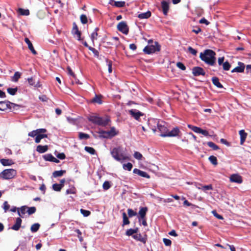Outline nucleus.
<instances>
[{
    "label": "nucleus",
    "mask_w": 251,
    "mask_h": 251,
    "mask_svg": "<svg viewBox=\"0 0 251 251\" xmlns=\"http://www.w3.org/2000/svg\"><path fill=\"white\" fill-rule=\"evenodd\" d=\"M216 53L212 50L207 49L203 52H201L200 58L207 64L210 66H213L215 64Z\"/></svg>",
    "instance_id": "obj_1"
},
{
    "label": "nucleus",
    "mask_w": 251,
    "mask_h": 251,
    "mask_svg": "<svg viewBox=\"0 0 251 251\" xmlns=\"http://www.w3.org/2000/svg\"><path fill=\"white\" fill-rule=\"evenodd\" d=\"M88 120L93 124L101 126H106L108 124L110 119L108 118L103 119L101 117L92 115L88 117Z\"/></svg>",
    "instance_id": "obj_2"
},
{
    "label": "nucleus",
    "mask_w": 251,
    "mask_h": 251,
    "mask_svg": "<svg viewBox=\"0 0 251 251\" xmlns=\"http://www.w3.org/2000/svg\"><path fill=\"white\" fill-rule=\"evenodd\" d=\"M161 50V46L157 42H154V45H148L144 48L143 51L145 54H151L156 51H159Z\"/></svg>",
    "instance_id": "obj_3"
},
{
    "label": "nucleus",
    "mask_w": 251,
    "mask_h": 251,
    "mask_svg": "<svg viewBox=\"0 0 251 251\" xmlns=\"http://www.w3.org/2000/svg\"><path fill=\"white\" fill-rule=\"evenodd\" d=\"M111 154L112 157L117 161H121L128 159V157L125 156L122 153H120V148H114L111 151Z\"/></svg>",
    "instance_id": "obj_4"
},
{
    "label": "nucleus",
    "mask_w": 251,
    "mask_h": 251,
    "mask_svg": "<svg viewBox=\"0 0 251 251\" xmlns=\"http://www.w3.org/2000/svg\"><path fill=\"white\" fill-rule=\"evenodd\" d=\"M16 174V171L14 169H5L0 174V177L5 179H9L14 178Z\"/></svg>",
    "instance_id": "obj_5"
},
{
    "label": "nucleus",
    "mask_w": 251,
    "mask_h": 251,
    "mask_svg": "<svg viewBox=\"0 0 251 251\" xmlns=\"http://www.w3.org/2000/svg\"><path fill=\"white\" fill-rule=\"evenodd\" d=\"M37 131L38 132V136L36 137L35 139V142L36 143H39L41 140V139L44 138H47L48 135L46 134H43L47 132V129L45 128H38L37 129Z\"/></svg>",
    "instance_id": "obj_6"
},
{
    "label": "nucleus",
    "mask_w": 251,
    "mask_h": 251,
    "mask_svg": "<svg viewBox=\"0 0 251 251\" xmlns=\"http://www.w3.org/2000/svg\"><path fill=\"white\" fill-rule=\"evenodd\" d=\"M128 113L135 120L138 121H140V117L144 115V114L143 113L135 109H132L129 110Z\"/></svg>",
    "instance_id": "obj_7"
},
{
    "label": "nucleus",
    "mask_w": 251,
    "mask_h": 251,
    "mask_svg": "<svg viewBox=\"0 0 251 251\" xmlns=\"http://www.w3.org/2000/svg\"><path fill=\"white\" fill-rule=\"evenodd\" d=\"M117 29L119 31L126 35L127 34L129 31L128 27L126 23L124 21H122L118 24Z\"/></svg>",
    "instance_id": "obj_8"
},
{
    "label": "nucleus",
    "mask_w": 251,
    "mask_h": 251,
    "mask_svg": "<svg viewBox=\"0 0 251 251\" xmlns=\"http://www.w3.org/2000/svg\"><path fill=\"white\" fill-rule=\"evenodd\" d=\"M188 127L197 133L202 134L205 136H207L209 135L208 132L207 130H203L199 127L191 125H188Z\"/></svg>",
    "instance_id": "obj_9"
},
{
    "label": "nucleus",
    "mask_w": 251,
    "mask_h": 251,
    "mask_svg": "<svg viewBox=\"0 0 251 251\" xmlns=\"http://www.w3.org/2000/svg\"><path fill=\"white\" fill-rule=\"evenodd\" d=\"M192 73L194 76H199L205 75V72L204 70L200 67H195L192 69Z\"/></svg>",
    "instance_id": "obj_10"
},
{
    "label": "nucleus",
    "mask_w": 251,
    "mask_h": 251,
    "mask_svg": "<svg viewBox=\"0 0 251 251\" xmlns=\"http://www.w3.org/2000/svg\"><path fill=\"white\" fill-rule=\"evenodd\" d=\"M181 134V131H180L179 128L178 127L176 126L173 128L171 131H169L168 130L167 137L179 136Z\"/></svg>",
    "instance_id": "obj_11"
},
{
    "label": "nucleus",
    "mask_w": 251,
    "mask_h": 251,
    "mask_svg": "<svg viewBox=\"0 0 251 251\" xmlns=\"http://www.w3.org/2000/svg\"><path fill=\"white\" fill-rule=\"evenodd\" d=\"M157 128L159 131L160 132V136L165 137H167V135L168 132V129L165 126L161 125L158 123L157 124Z\"/></svg>",
    "instance_id": "obj_12"
},
{
    "label": "nucleus",
    "mask_w": 251,
    "mask_h": 251,
    "mask_svg": "<svg viewBox=\"0 0 251 251\" xmlns=\"http://www.w3.org/2000/svg\"><path fill=\"white\" fill-rule=\"evenodd\" d=\"M72 33L73 35H76L77 40H81V32L78 30V26L75 23H73V29L72 31Z\"/></svg>",
    "instance_id": "obj_13"
},
{
    "label": "nucleus",
    "mask_w": 251,
    "mask_h": 251,
    "mask_svg": "<svg viewBox=\"0 0 251 251\" xmlns=\"http://www.w3.org/2000/svg\"><path fill=\"white\" fill-rule=\"evenodd\" d=\"M230 181L232 182H236L239 184L242 183L243 179L241 176L238 174H233L230 177Z\"/></svg>",
    "instance_id": "obj_14"
},
{
    "label": "nucleus",
    "mask_w": 251,
    "mask_h": 251,
    "mask_svg": "<svg viewBox=\"0 0 251 251\" xmlns=\"http://www.w3.org/2000/svg\"><path fill=\"white\" fill-rule=\"evenodd\" d=\"M11 102L8 100L0 101V110L5 111L10 108Z\"/></svg>",
    "instance_id": "obj_15"
},
{
    "label": "nucleus",
    "mask_w": 251,
    "mask_h": 251,
    "mask_svg": "<svg viewBox=\"0 0 251 251\" xmlns=\"http://www.w3.org/2000/svg\"><path fill=\"white\" fill-rule=\"evenodd\" d=\"M148 210L147 207H141L139 211V216H138L139 221H140V219H143L146 217L147 212Z\"/></svg>",
    "instance_id": "obj_16"
},
{
    "label": "nucleus",
    "mask_w": 251,
    "mask_h": 251,
    "mask_svg": "<svg viewBox=\"0 0 251 251\" xmlns=\"http://www.w3.org/2000/svg\"><path fill=\"white\" fill-rule=\"evenodd\" d=\"M238 66L235 68H234L232 71V73L237 72V73H243L245 70V66L244 64L242 62H239Z\"/></svg>",
    "instance_id": "obj_17"
},
{
    "label": "nucleus",
    "mask_w": 251,
    "mask_h": 251,
    "mask_svg": "<svg viewBox=\"0 0 251 251\" xmlns=\"http://www.w3.org/2000/svg\"><path fill=\"white\" fill-rule=\"evenodd\" d=\"M22 222V220L21 218H17L15 224L11 226V228L14 230H18L21 226Z\"/></svg>",
    "instance_id": "obj_18"
},
{
    "label": "nucleus",
    "mask_w": 251,
    "mask_h": 251,
    "mask_svg": "<svg viewBox=\"0 0 251 251\" xmlns=\"http://www.w3.org/2000/svg\"><path fill=\"white\" fill-rule=\"evenodd\" d=\"M43 158L46 161L53 162L56 163H58L60 162L58 159L55 158L51 154H45L43 156Z\"/></svg>",
    "instance_id": "obj_19"
},
{
    "label": "nucleus",
    "mask_w": 251,
    "mask_h": 251,
    "mask_svg": "<svg viewBox=\"0 0 251 251\" xmlns=\"http://www.w3.org/2000/svg\"><path fill=\"white\" fill-rule=\"evenodd\" d=\"M133 173L134 174H137L139 176H140L142 177H145V178H150V176L149 174H148V173H147L146 172H145L144 171H141L138 169H136V168L134 169L133 170Z\"/></svg>",
    "instance_id": "obj_20"
},
{
    "label": "nucleus",
    "mask_w": 251,
    "mask_h": 251,
    "mask_svg": "<svg viewBox=\"0 0 251 251\" xmlns=\"http://www.w3.org/2000/svg\"><path fill=\"white\" fill-rule=\"evenodd\" d=\"M161 5L163 14L164 15H167L169 10V3L166 1L163 0L161 1Z\"/></svg>",
    "instance_id": "obj_21"
},
{
    "label": "nucleus",
    "mask_w": 251,
    "mask_h": 251,
    "mask_svg": "<svg viewBox=\"0 0 251 251\" xmlns=\"http://www.w3.org/2000/svg\"><path fill=\"white\" fill-rule=\"evenodd\" d=\"M109 3L117 7H123L125 6V1H116L114 0H110Z\"/></svg>",
    "instance_id": "obj_22"
},
{
    "label": "nucleus",
    "mask_w": 251,
    "mask_h": 251,
    "mask_svg": "<svg viewBox=\"0 0 251 251\" xmlns=\"http://www.w3.org/2000/svg\"><path fill=\"white\" fill-rule=\"evenodd\" d=\"M27 81H28L29 84L31 86H33L34 87H36V88L41 87V85L40 84L39 81H36L35 79L32 77L28 78Z\"/></svg>",
    "instance_id": "obj_23"
},
{
    "label": "nucleus",
    "mask_w": 251,
    "mask_h": 251,
    "mask_svg": "<svg viewBox=\"0 0 251 251\" xmlns=\"http://www.w3.org/2000/svg\"><path fill=\"white\" fill-rule=\"evenodd\" d=\"M25 42L27 44L28 49L30 50L31 52L34 54L36 55L37 54V51L35 50L34 49V47L33 46V45L32 43L30 42L29 39L28 38H25Z\"/></svg>",
    "instance_id": "obj_24"
},
{
    "label": "nucleus",
    "mask_w": 251,
    "mask_h": 251,
    "mask_svg": "<svg viewBox=\"0 0 251 251\" xmlns=\"http://www.w3.org/2000/svg\"><path fill=\"white\" fill-rule=\"evenodd\" d=\"M239 133L240 136V145H242L244 143L248 134L243 129L240 130Z\"/></svg>",
    "instance_id": "obj_25"
},
{
    "label": "nucleus",
    "mask_w": 251,
    "mask_h": 251,
    "mask_svg": "<svg viewBox=\"0 0 251 251\" xmlns=\"http://www.w3.org/2000/svg\"><path fill=\"white\" fill-rule=\"evenodd\" d=\"M49 149V147L48 145H38L36 147V151L40 153H43L46 152Z\"/></svg>",
    "instance_id": "obj_26"
},
{
    "label": "nucleus",
    "mask_w": 251,
    "mask_h": 251,
    "mask_svg": "<svg viewBox=\"0 0 251 251\" xmlns=\"http://www.w3.org/2000/svg\"><path fill=\"white\" fill-rule=\"evenodd\" d=\"M28 207L26 205L22 206L20 208H18V214L20 217H23V215L25 214Z\"/></svg>",
    "instance_id": "obj_27"
},
{
    "label": "nucleus",
    "mask_w": 251,
    "mask_h": 251,
    "mask_svg": "<svg viewBox=\"0 0 251 251\" xmlns=\"http://www.w3.org/2000/svg\"><path fill=\"white\" fill-rule=\"evenodd\" d=\"M213 84L219 88H223V85L219 82V79L217 77H213L211 79Z\"/></svg>",
    "instance_id": "obj_28"
},
{
    "label": "nucleus",
    "mask_w": 251,
    "mask_h": 251,
    "mask_svg": "<svg viewBox=\"0 0 251 251\" xmlns=\"http://www.w3.org/2000/svg\"><path fill=\"white\" fill-rule=\"evenodd\" d=\"M107 131L108 138L113 137L118 134V131L116 130L114 127H111L110 129Z\"/></svg>",
    "instance_id": "obj_29"
},
{
    "label": "nucleus",
    "mask_w": 251,
    "mask_h": 251,
    "mask_svg": "<svg viewBox=\"0 0 251 251\" xmlns=\"http://www.w3.org/2000/svg\"><path fill=\"white\" fill-rule=\"evenodd\" d=\"M133 238L137 240V241H140L143 243H145L146 242V239L143 237L142 235L139 233V234H137L136 233V234H134V235H133Z\"/></svg>",
    "instance_id": "obj_30"
},
{
    "label": "nucleus",
    "mask_w": 251,
    "mask_h": 251,
    "mask_svg": "<svg viewBox=\"0 0 251 251\" xmlns=\"http://www.w3.org/2000/svg\"><path fill=\"white\" fill-rule=\"evenodd\" d=\"M139 230V229L138 227H136L134 229L130 228L127 229L126 231V234L127 236H132L133 237V235H134V234L137 233Z\"/></svg>",
    "instance_id": "obj_31"
},
{
    "label": "nucleus",
    "mask_w": 251,
    "mask_h": 251,
    "mask_svg": "<svg viewBox=\"0 0 251 251\" xmlns=\"http://www.w3.org/2000/svg\"><path fill=\"white\" fill-rule=\"evenodd\" d=\"M151 12L148 11L146 12L142 13L138 15V17L140 19H148L151 16Z\"/></svg>",
    "instance_id": "obj_32"
},
{
    "label": "nucleus",
    "mask_w": 251,
    "mask_h": 251,
    "mask_svg": "<svg viewBox=\"0 0 251 251\" xmlns=\"http://www.w3.org/2000/svg\"><path fill=\"white\" fill-rule=\"evenodd\" d=\"M0 163L3 166H10L14 163L13 161L11 159H1L0 160Z\"/></svg>",
    "instance_id": "obj_33"
},
{
    "label": "nucleus",
    "mask_w": 251,
    "mask_h": 251,
    "mask_svg": "<svg viewBox=\"0 0 251 251\" xmlns=\"http://www.w3.org/2000/svg\"><path fill=\"white\" fill-rule=\"evenodd\" d=\"M99 30V28L96 27L94 29V31L91 34V39L93 42H94L95 40L97 39V37L98 36V31Z\"/></svg>",
    "instance_id": "obj_34"
},
{
    "label": "nucleus",
    "mask_w": 251,
    "mask_h": 251,
    "mask_svg": "<svg viewBox=\"0 0 251 251\" xmlns=\"http://www.w3.org/2000/svg\"><path fill=\"white\" fill-rule=\"evenodd\" d=\"M66 172V170H60L54 171L52 173V176L54 177H57L62 176Z\"/></svg>",
    "instance_id": "obj_35"
},
{
    "label": "nucleus",
    "mask_w": 251,
    "mask_h": 251,
    "mask_svg": "<svg viewBox=\"0 0 251 251\" xmlns=\"http://www.w3.org/2000/svg\"><path fill=\"white\" fill-rule=\"evenodd\" d=\"M76 193V189L74 185H70V188L66 191V194H75Z\"/></svg>",
    "instance_id": "obj_36"
},
{
    "label": "nucleus",
    "mask_w": 251,
    "mask_h": 251,
    "mask_svg": "<svg viewBox=\"0 0 251 251\" xmlns=\"http://www.w3.org/2000/svg\"><path fill=\"white\" fill-rule=\"evenodd\" d=\"M201 187H198V188L199 189H201L203 191L206 190H213V186L211 184L207 185H202L201 184H199Z\"/></svg>",
    "instance_id": "obj_37"
},
{
    "label": "nucleus",
    "mask_w": 251,
    "mask_h": 251,
    "mask_svg": "<svg viewBox=\"0 0 251 251\" xmlns=\"http://www.w3.org/2000/svg\"><path fill=\"white\" fill-rule=\"evenodd\" d=\"M40 225L39 223H35L30 227V230L32 232H36L39 229Z\"/></svg>",
    "instance_id": "obj_38"
},
{
    "label": "nucleus",
    "mask_w": 251,
    "mask_h": 251,
    "mask_svg": "<svg viewBox=\"0 0 251 251\" xmlns=\"http://www.w3.org/2000/svg\"><path fill=\"white\" fill-rule=\"evenodd\" d=\"M91 101L93 103H102L101 97L98 95H95V97L91 100Z\"/></svg>",
    "instance_id": "obj_39"
},
{
    "label": "nucleus",
    "mask_w": 251,
    "mask_h": 251,
    "mask_svg": "<svg viewBox=\"0 0 251 251\" xmlns=\"http://www.w3.org/2000/svg\"><path fill=\"white\" fill-rule=\"evenodd\" d=\"M84 150L87 152L89 153L90 154H91L92 155H94V154H96V150L92 147L86 146L84 148Z\"/></svg>",
    "instance_id": "obj_40"
},
{
    "label": "nucleus",
    "mask_w": 251,
    "mask_h": 251,
    "mask_svg": "<svg viewBox=\"0 0 251 251\" xmlns=\"http://www.w3.org/2000/svg\"><path fill=\"white\" fill-rule=\"evenodd\" d=\"M123 218V226L128 225L130 223V222L128 220V218L125 212H123L122 214Z\"/></svg>",
    "instance_id": "obj_41"
},
{
    "label": "nucleus",
    "mask_w": 251,
    "mask_h": 251,
    "mask_svg": "<svg viewBox=\"0 0 251 251\" xmlns=\"http://www.w3.org/2000/svg\"><path fill=\"white\" fill-rule=\"evenodd\" d=\"M67 70L68 71V74L69 75H71L73 78H74L75 79L76 83H78L79 80L78 79H77V80H76V75L75 74V73L73 72L71 67L70 66H68L67 67Z\"/></svg>",
    "instance_id": "obj_42"
},
{
    "label": "nucleus",
    "mask_w": 251,
    "mask_h": 251,
    "mask_svg": "<svg viewBox=\"0 0 251 251\" xmlns=\"http://www.w3.org/2000/svg\"><path fill=\"white\" fill-rule=\"evenodd\" d=\"M21 73L19 72H16L12 77V80L14 82H17L19 79L21 77Z\"/></svg>",
    "instance_id": "obj_43"
},
{
    "label": "nucleus",
    "mask_w": 251,
    "mask_h": 251,
    "mask_svg": "<svg viewBox=\"0 0 251 251\" xmlns=\"http://www.w3.org/2000/svg\"><path fill=\"white\" fill-rule=\"evenodd\" d=\"M7 92L11 95H15L18 91V88L16 87L14 88H8L7 89Z\"/></svg>",
    "instance_id": "obj_44"
},
{
    "label": "nucleus",
    "mask_w": 251,
    "mask_h": 251,
    "mask_svg": "<svg viewBox=\"0 0 251 251\" xmlns=\"http://www.w3.org/2000/svg\"><path fill=\"white\" fill-rule=\"evenodd\" d=\"M37 16L39 19H44L46 17V13L43 10H39L37 13Z\"/></svg>",
    "instance_id": "obj_45"
},
{
    "label": "nucleus",
    "mask_w": 251,
    "mask_h": 251,
    "mask_svg": "<svg viewBox=\"0 0 251 251\" xmlns=\"http://www.w3.org/2000/svg\"><path fill=\"white\" fill-rule=\"evenodd\" d=\"M18 11L19 13L22 15L27 16L29 15V11L28 9H24L23 8H19Z\"/></svg>",
    "instance_id": "obj_46"
},
{
    "label": "nucleus",
    "mask_w": 251,
    "mask_h": 251,
    "mask_svg": "<svg viewBox=\"0 0 251 251\" xmlns=\"http://www.w3.org/2000/svg\"><path fill=\"white\" fill-rule=\"evenodd\" d=\"M210 162L214 165H217L218 164L217 159L216 157L213 155H211L208 158Z\"/></svg>",
    "instance_id": "obj_47"
},
{
    "label": "nucleus",
    "mask_w": 251,
    "mask_h": 251,
    "mask_svg": "<svg viewBox=\"0 0 251 251\" xmlns=\"http://www.w3.org/2000/svg\"><path fill=\"white\" fill-rule=\"evenodd\" d=\"M78 137L80 139H87L90 138L89 134L83 132H79Z\"/></svg>",
    "instance_id": "obj_48"
},
{
    "label": "nucleus",
    "mask_w": 251,
    "mask_h": 251,
    "mask_svg": "<svg viewBox=\"0 0 251 251\" xmlns=\"http://www.w3.org/2000/svg\"><path fill=\"white\" fill-rule=\"evenodd\" d=\"M207 144L210 148H211L213 150H217L219 149V147L212 142H208L207 143Z\"/></svg>",
    "instance_id": "obj_49"
},
{
    "label": "nucleus",
    "mask_w": 251,
    "mask_h": 251,
    "mask_svg": "<svg viewBox=\"0 0 251 251\" xmlns=\"http://www.w3.org/2000/svg\"><path fill=\"white\" fill-rule=\"evenodd\" d=\"M111 186L110 182L108 181H105L102 184V188L104 190H107Z\"/></svg>",
    "instance_id": "obj_50"
},
{
    "label": "nucleus",
    "mask_w": 251,
    "mask_h": 251,
    "mask_svg": "<svg viewBox=\"0 0 251 251\" xmlns=\"http://www.w3.org/2000/svg\"><path fill=\"white\" fill-rule=\"evenodd\" d=\"M80 20L82 24H86L88 22V19L86 15L82 14L80 16Z\"/></svg>",
    "instance_id": "obj_51"
},
{
    "label": "nucleus",
    "mask_w": 251,
    "mask_h": 251,
    "mask_svg": "<svg viewBox=\"0 0 251 251\" xmlns=\"http://www.w3.org/2000/svg\"><path fill=\"white\" fill-rule=\"evenodd\" d=\"M36 211V208L34 206L30 207L27 208L26 212L29 215L34 214Z\"/></svg>",
    "instance_id": "obj_52"
},
{
    "label": "nucleus",
    "mask_w": 251,
    "mask_h": 251,
    "mask_svg": "<svg viewBox=\"0 0 251 251\" xmlns=\"http://www.w3.org/2000/svg\"><path fill=\"white\" fill-rule=\"evenodd\" d=\"M230 67H231V65L227 61L225 62L223 64V68L225 71L229 70Z\"/></svg>",
    "instance_id": "obj_53"
},
{
    "label": "nucleus",
    "mask_w": 251,
    "mask_h": 251,
    "mask_svg": "<svg viewBox=\"0 0 251 251\" xmlns=\"http://www.w3.org/2000/svg\"><path fill=\"white\" fill-rule=\"evenodd\" d=\"M62 188V187L59 184L54 183L52 185V189L55 191H60Z\"/></svg>",
    "instance_id": "obj_54"
},
{
    "label": "nucleus",
    "mask_w": 251,
    "mask_h": 251,
    "mask_svg": "<svg viewBox=\"0 0 251 251\" xmlns=\"http://www.w3.org/2000/svg\"><path fill=\"white\" fill-rule=\"evenodd\" d=\"M133 156L135 158H136V159H137L138 160H142V159L143 158L142 154L138 151H135V152L133 154Z\"/></svg>",
    "instance_id": "obj_55"
},
{
    "label": "nucleus",
    "mask_w": 251,
    "mask_h": 251,
    "mask_svg": "<svg viewBox=\"0 0 251 251\" xmlns=\"http://www.w3.org/2000/svg\"><path fill=\"white\" fill-rule=\"evenodd\" d=\"M132 167H133L132 164L129 162L123 165V168L125 170H127L129 171L131 170Z\"/></svg>",
    "instance_id": "obj_56"
},
{
    "label": "nucleus",
    "mask_w": 251,
    "mask_h": 251,
    "mask_svg": "<svg viewBox=\"0 0 251 251\" xmlns=\"http://www.w3.org/2000/svg\"><path fill=\"white\" fill-rule=\"evenodd\" d=\"M99 134L100 137L108 138V136H107L108 135L107 131L100 130L99 132Z\"/></svg>",
    "instance_id": "obj_57"
},
{
    "label": "nucleus",
    "mask_w": 251,
    "mask_h": 251,
    "mask_svg": "<svg viewBox=\"0 0 251 251\" xmlns=\"http://www.w3.org/2000/svg\"><path fill=\"white\" fill-rule=\"evenodd\" d=\"M75 232L77 233V237L78 238L79 241L80 242H82L83 241V239L82 236V233L81 231L78 229H75Z\"/></svg>",
    "instance_id": "obj_58"
},
{
    "label": "nucleus",
    "mask_w": 251,
    "mask_h": 251,
    "mask_svg": "<svg viewBox=\"0 0 251 251\" xmlns=\"http://www.w3.org/2000/svg\"><path fill=\"white\" fill-rule=\"evenodd\" d=\"M106 62L107 64L108 67V72L109 73H111L112 72V61L111 60H108V59H107L106 60Z\"/></svg>",
    "instance_id": "obj_59"
},
{
    "label": "nucleus",
    "mask_w": 251,
    "mask_h": 251,
    "mask_svg": "<svg viewBox=\"0 0 251 251\" xmlns=\"http://www.w3.org/2000/svg\"><path fill=\"white\" fill-rule=\"evenodd\" d=\"M20 107H21V105H20L19 104H16V103H14L11 102L10 108H9V109H13L14 110H18Z\"/></svg>",
    "instance_id": "obj_60"
},
{
    "label": "nucleus",
    "mask_w": 251,
    "mask_h": 251,
    "mask_svg": "<svg viewBox=\"0 0 251 251\" xmlns=\"http://www.w3.org/2000/svg\"><path fill=\"white\" fill-rule=\"evenodd\" d=\"M127 213L129 217H132L137 215V213L136 212L130 208L127 209Z\"/></svg>",
    "instance_id": "obj_61"
},
{
    "label": "nucleus",
    "mask_w": 251,
    "mask_h": 251,
    "mask_svg": "<svg viewBox=\"0 0 251 251\" xmlns=\"http://www.w3.org/2000/svg\"><path fill=\"white\" fill-rule=\"evenodd\" d=\"M89 50H91V51H92V52L94 53V56L95 57H96L97 58L99 57V52L96 49H95V48H92V47H89Z\"/></svg>",
    "instance_id": "obj_62"
},
{
    "label": "nucleus",
    "mask_w": 251,
    "mask_h": 251,
    "mask_svg": "<svg viewBox=\"0 0 251 251\" xmlns=\"http://www.w3.org/2000/svg\"><path fill=\"white\" fill-rule=\"evenodd\" d=\"M80 212L84 217H87L91 214V212L90 211L83 209H80Z\"/></svg>",
    "instance_id": "obj_63"
},
{
    "label": "nucleus",
    "mask_w": 251,
    "mask_h": 251,
    "mask_svg": "<svg viewBox=\"0 0 251 251\" xmlns=\"http://www.w3.org/2000/svg\"><path fill=\"white\" fill-rule=\"evenodd\" d=\"M176 65L178 68H179L181 70L184 71L186 70V67L182 62H177Z\"/></svg>",
    "instance_id": "obj_64"
}]
</instances>
